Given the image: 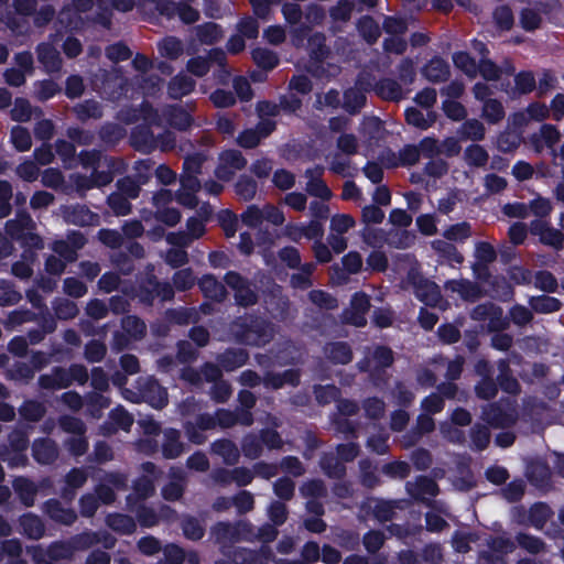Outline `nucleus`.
<instances>
[{
	"label": "nucleus",
	"instance_id": "f257e3e1",
	"mask_svg": "<svg viewBox=\"0 0 564 564\" xmlns=\"http://www.w3.org/2000/svg\"><path fill=\"white\" fill-rule=\"evenodd\" d=\"M230 330L238 344L250 347H264L275 335L274 324L257 313H245L230 324Z\"/></svg>",
	"mask_w": 564,
	"mask_h": 564
},
{
	"label": "nucleus",
	"instance_id": "f03ea898",
	"mask_svg": "<svg viewBox=\"0 0 564 564\" xmlns=\"http://www.w3.org/2000/svg\"><path fill=\"white\" fill-rule=\"evenodd\" d=\"M131 296L140 304L151 307L156 299L161 302L172 301L175 292L170 282L160 281L151 269L137 280L135 285L131 288Z\"/></svg>",
	"mask_w": 564,
	"mask_h": 564
},
{
	"label": "nucleus",
	"instance_id": "7ed1b4c3",
	"mask_svg": "<svg viewBox=\"0 0 564 564\" xmlns=\"http://www.w3.org/2000/svg\"><path fill=\"white\" fill-rule=\"evenodd\" d=\"M224 282L234 291L235 303L240 307H251L259 302L256 285L237 271H228Z\"/></svg>",
	"mask_w": 564,
	"mask_h": 564
},
{
	"label": "nucleus",
	"instance_id": "20e7f679",
	"mask_svg": "<svg viewBox=\"0 0 564 564\" xmlns=\"http://www.w3.org/2000/svg\"><path fill=\"white\" fill-rule=\"evenodd\" d=\"M406 281L413 288L415 297L424 305L436 307L442 301L438 285L425 278L420 271L410 269L406 274Z\"/></svg>",
	"mask_w": 564,
	"mask_h": 564
},
{
	"label": "nucleus",
	"instance_id": "39448f33",
	"mask_svg": "<svg viewBox=\"0 0 564 564\" xmlns=\"http://www.w3.org/2000/svg\"><path fill=\"white\" fill-rule=\"evenodd\" d=\"M186 107L178 104L165 105L162 108L161 117L167 126L177 131H187L194 123L192 112L196 109L194 101L186 102Z\"/></svg>",
	"mask_w": 564,
	"mask_h": 564
},
{
	"label": "nucleus",
	"instance_id": "423d86ee",
	"mask_svg": "<svg viewBox=\"0 0 564 564\" xmlns=\"http://www.w3.org/2000/svg\"><path fill=\"white\" fill-rule=\"evenodd\" d=\"M532 236H538L542 245L560 251L564 248V234L552 227L547 220L533 219L529 224Z\"/></svg>",
	"mask_w": 564,
	"mask_h": 564
},
{
	"label": "nucleus",
	"instance_id": "0eeeda50",
	"mask_svg": "<svg viewBox=\"0 0 564 564\" xmlns=\"http://www.w3.org/2000/svg\"><path fill=\"white\" fill-rule=\"evenodd\" d=\"M262 294L265 310L273 317H284L288 314L290 308V300L286 295L283 294V289L281 285L273 282L270 286L263 290Z\"/></svg>",
	"mask_w": 564,
	"mask_h": 564
},
{
	"label": "nucleus",
	"instance_id": "6e6552de",
	"mask_svg": "<svg viewBox=\"0 0 564 564\" xmlns=\"http://www.w3.org/2000/svg\"><path fill=\"white\" fill-rule=\"evenodd\" d=\"M142 399L154 409H163L169 403L166 389L154 377H148L139 382Z\"/></svg>",
	"mask_w": 564,
	"mask_h": 564
},
{
	"label": "nucleus",
	"instance_id": "1a4fd4ad",
	"mask_svg": "<svg viewBox=\"0 0 564 564\" xmlns=\"http://www.w3.org/2000/svg\"><path fill=\"white\" fill-rule=\"evenodd\" d=\"M130 145L138 152L149 154L156 149L155 135L149 123H140L131 129Z\"/></svg>",
	"mask_w": 564,
	"mask_h": 564
},
{
	"label": "nucleus",
	"instance_id": "9d476101",
	"mask_svg": "<svg viewBox=\"0 0 564 564\" xmlns=\"http://www.w3.org/2000/svg\"><path fill=\"white\" fill-rule=\"evenodd\" d=\"M32 457L40 465H52L58 458V446L51 437H37L33 441Z\"/></svg>",
	"mask_w": 564,
	"mask_h": 564
},
{
	"label": "nucleus",
	"instance_id": "9b49d317",
	"mask_svg": "<svg viewBox=\"0 0 564 564\" xmlns=\"http://www.w3.org/2000/svg\"><path fill=\"white\" fill-rule=\"evenodd\" d=\"M262 382L265 388L272 390L282 389L285 384L297 387L301 383V372L295 368L286 369L282 372L267 371Z\"/></svg>",
	"mask_w": 564,
	"mask_h": 564
},
{
	"label": "nucleus",
	"instance_id": "f8f14e48",
	"mask_svg": "<svg viewBox=\"0 0 564 564\" xmlns=\"http://www.w3.org/2000/svg\"><path fill=\"white\" fill-rule=\"evenodd\" d=\"M6 234L13 240L17 241L23 239L24 234L28 230L34 229V223L29 214V212L24 208L18 209L15 218L9 219L6 223Z\"/></svg>",
	"mask_w": 564,
	"mask_h": 564
},
{
	"label": "nucleus",
	"instance_id": "ddd939ff",
	"mask_svg": "<svg viewBox=\"0 0 564 564\" xmlns=\"http://www.w3.org/2000/svg\"><path fill=\"white\" fill-rule=\"evenodd\" d=\"M186 449L182 441V434L178 430L169 427L163 431V441L161 444L162 455L165 459H175Z\"/></svg>",
	"mask_w": 564,
	"mask_h": 564
},
{
	"label": "nucleus",
	"instance_id": "4468645a",
	"mask_svg": "<svg viewBox=\"0 0 564 564\" xmlns=\"http://www.w3.org/2000/svg\"><path fill=\"white\" fill-rule=\"evenodd\" d=\"M45 514L56 523L72 525L77 520V513L72 508H65L55 498L47 499L43 505Z\"/></svg>",
	"mask_w": 564,
	"mask_h": 564
},
{
	"label": "nucleus",
	"instance_id": "2eb2a0df",
	"mask_svg": "<svg viewBox=\"0 0 564 564\" xmlns=\"http://www.w3.org/2000/svg\"><path fill=\"white\" fill-rule=\"evenodd\" d=\"M326 359L333 365H348L354 359L351 346L347 341H328L323 347Z\"/></svg>",
	"mask_w": 564,
	"mask_h": 564
},
{
	"label": "nucleus",
	"instance_id": "dca6fc26",
	"mask_svg": "<svg viewBox=\"0 0 564 564\" xmlns=\"http://www.w3.org/2000/svg\"><path fill=\"white\" fill-rule=\"evenodd\" d=\"M481 417L491 427L505 429L514 423V417L508 413L498 402H492L482 409Z\"/></svg>",
	"mask_w": 564,
	"mask_h": 564
},
{
	"label": "nucleus",
	"instance_id": "f3484780",
	"mask_svg": "<svg viewBox=\"0 0 564 564\" xmlns=\"http://www.w3.org/2000/svg\"><path fill=\"white\" fill-rule=\"evenodd\" d=\"M197 284L203 296L209 301L221 303L227 297L226 286L213 274H204Z\"/></svg>",
	"mask_w": 564,
	"mask_h": 564
},
{
	"label": "nucleus",
	"instance_id": "a211bd4d",
	"mask_svg": "<svg viewBox=\"0 0 564 564\" xmlns=\"http://www.w3.org/2000/svg\"><path fill=\"white\" fill-rule=\"evenodd\" d=\"M37 61L48 74L57 73L62 68L59 52L47 42L39 43L36 46Z\"/></svg>",
	"mask_w": 564,
	"mask_h": 564
},
{
	"label": "nucleus",
	"instance_id": "6ab92c4d",
	"mask_svg": "<svg viewBox=\"0 0 564 564\" xmlns=\"http://www.w3.org/2000/svg\"><path fill=\"white\" fill-rule=\"evenodd\" d=\"M422 75L431 83H444L451 76L449 64L441 56H433L423 66Z\"/></svg>",
	"mask_w": 564,
	"mask_h": 564
},
{
	"label": "nucleus",
	"instance_id": "aec40b11",
	"mask_svg": "<svg viewBox=\"0 0 564 564\" xmlns=\"http://www.w3.org/2000/svg\"><path fill=\"white\" fill-rule=\"evenodd\" d=\"M445 289L458 293L467 302H475L482 296L481 288L476 282L467 279L448 280L445 283Z\"/></svg>",
	"mask_w": 564,
	"mask_h": 564
},
{
	"label": "nucleus",
	"instance_id": "412c9836",
	"mask_svg": "<svg viewBox=\"0 0 564 564\" xmlns=\"http://www.w3.org/2000/svg\"><path fill=\"white\" fill-rule=\"evenodd\" d=\"M249 360V354L243 348H227L217 356V362L227 372L245 366Z\"/></svg>",
	"mask_w": 564,
	"mask_h": 564
},
{
	"label": "nucleus",
	"instance_id": "4be33fe9",
	"mask_svg": "<svg viewBox=\"0 0 564 564\" xmlns=\"http://www.w3.org/2000/svg\"><path fill=\"white\" fill-rule=\"evenodd\" d=\"M318 465L323 474L329 479L341 480L347 474L345 464L333 452L322 453Z\"/></svg>",
	"mask_w": 564,
	"mask_h": 564
},
{
	"label": "nucleus",
	"instance_id": "5701e85b",
	"mask_svg": "<svg viewBox=\"0 0 564 564\" xmlns=\"http://www.w3.org/2000/svg\"><path fill=\"white\" fill-rule=\"evenodd\" d=\"M12 487L20 502L25 508H31L34 506L35 497L37 495V486L33 480L24 476H18L13 479Z\"/></svg>",
	"mask_w": 564,
	"mask_h": 564
},
{
	"label": "nucleus",
	"instance_id": "b1692460",
	"mask_svg": "<svg viewBox=\"0 0 564 564\" xmlns=\"http://www.w3.org/2000/svg\"><path fill=\"white\" fill-rule=\"evenodd\" d=\"M196 86V82L188 75L180 73L171 78L167 84V96L171 99L180 100L189 95Z\"/></svg>",
	"mask_w": 564,
	"mask_h": 564
},
{
	"label": "nucleus",
	"instance_id": "393cba45",
	"mask_svg": "<svg viewBox=\"0 0 564 564\" xmlns=\"http://www.w3.org/2000/svg\"><path fill=\"white\" fill-rule=\"evenodd\" d=\"M375 94L386 101H400L404 97L401 85L389 77L380 78L375 83Z\"/></svg>",
	"mask_w": 564,
	"mask_h": 564
},
{
	"label": "nucleus",
	"instance_id": "a878e982",
	"mask_svg": "<svg viewBox=\"0 0 564 564\" xmlns=\"http://www.w3.org/2000/svg\"><path fill=\"white\" fill-rule=\"evenodd\" d=\"M210 451L213 454L223 458L224 464L232 466L236 465L240 457V452L229 438H219L210 444Z\"/></svg>",
	"mask_w": 564,
	"mask_h": 564
},
{
	"label": "nucleus",
	"instance_id": "bb28decb",
	"mask_svg": "<svg viewBox=\"0 0 564 564\" xmlns=\"http://www.w3.org/2000/svg\"><path fill=\"white\" fill-rule=\"evenodd\" d=\"M210 535L214 542L219 545L237 542L240 538L236 524L227 521H218L210 528Z\"/></svg>",
	"mask_w": 564,
	"mask_h": 564
},
{
	"label": "nucleus",
	"instance_id": "cd10ccee",
	"mask_svg": "<svg viewBox=\"0 0 564 564\" xmlns=\"http://www.w3.org/2000/svg\"><path fill=\"white\" fill-rule=\"evenodd\" d=\"M88 479V474L83 467H73L65 475V486L62 489V497L72 500L76 490L82 488Z\"/></svg>",
	"mask_w": 564,
	"mask_h": 564
},
{
	"label": "nucleus",
	"instance_id": "c85d7f7f",
	"mask_svg": "<svg viewBox=\"0 0 564 564\" xmlns=\"http://www.w3.org/2000/svg\"><path fill=\"white\" fill-rule=\"evenodd\" d=\"M105 521L108 528L121 535H130L137 530L134 518L126 513H108Z\"/></svg>",
	"mask_w": 564,
	"mask_h": 564
},
{
	"label": "nucleus",
	"instance_id": "c756f323",
	"mask_svg": "<svg viewBox=\"0 0 564 564\" xmlns=\"http://www.w3.org/2000/svg\"><path fill=\"white\" fill-rule=\"evenodd\" d=\"M22 533L31 540H40L45 533V527L41 518L32 512H26L19 518Z\"/></svg>",
	"mask_w": 564,
	"mask_h": 564
},
{
	"label": "nucleus",
	"instance_id": "7c9ffc66",
	"mask_svg": "<svg viewBox=\"0 0 564 564\" xmlns=\"http://www.w3.org/2000/svg\"><path fill=\"white\" fill-rule=\"evenodd\" d=\"M359 466V479L362 487L367 489H373L381 484V479L378 475V464L370 458H361L358 463Z\"/></svg>",
	"mask_w": 564,
	"mask_h": 564
},
{
	"label": "nucleus",
	"instance_id": "2f4dec72",
	"mask_svg": "<svg viewBox=\"0 0 564 564\" xmlns=\"http://www.w3.org/2000/svg\"><path fill=\"white\" fill-rule=\"evenodd\" d=\"M367 96L354 87H348L343 93L341 107L350 116L358 115L366 106Z\"/></svg>",
	"mask_w": 564,
	"mask_h": 564
},
{
	"label": "nucleus",
	"instance_id": "473e14b6",
	"mask_svg": "<svg viewBox=\"0 0 564 564\" xmlns=\"http://www.w3.org/2000/svg\"><path fill=\"white\" fill-rule=\"evenodd\" d=\"M528 303L533 313L536 314H552L558 312L563 306L558 299L546 294L531 296Z\"/></svg>",
	"mask_w": 564,
	"mask_h": 564
},
{
	"label": "nucleus",
	"instance_id": "72a5a7b5",
	"mask_svg": "<svg viewBox=\"0 0 564 564\" xmlns=\"http://www.w3.org/2000/svg\"><path fill=\"white\" fill-rule=\"evenodd\" d=\"M195 35L199 43L213 45L223 36V30L215 22H205L195 26Z\"/></svg>",
	"mask_w": 564,
	"mask_h": 564
},
{
	"label": "nucleus",
	"instance_id": "f704fd0d",
	"mask_svg": "<svg viewBox=\"0 0 564 564\" xmlns=\"http://www.w3.org/2000/svg\"><path fill=\"white\" fill-rule=\"evenodd\" d=\"M183 535L191 541H199L204 538L206 529L199 519L194 516L185 514L181 521Z\"/></svg>",
	"mask_w": 564,
	"mask_h": 564
},
{
	"label": "nucleus",
	"instance_id": "c9c22d12",
	"mask_svg": "<svg viewBox=\"0 0 564 564\" xmlns=\"http://www.w3.org/2000/svg\"><path fill=\"white\" fill-rule=\"evenodd\" d=\"M492 21L500 32H508L514 25V14L508 4L497 6L492 11Z\"/></svg>",
	"mask_w": 564,
	"mask_h": 564
},
{
	"label": "nucleus",
	"instance_id": "e433bc0d",
	"mask_svg": "<svg viewBox=\"0 0 564 564\" xmlns=\"http://www.w3.org/2000/svg\"><path fill=\"white\" fill-rule=\"evenodd\" d=\"M76 118L86 122L88 119H100L104 116L100 104L94 99H86L74 107Z\"/></svg>",
	"mask_w": 564,
	"mask_h": 564
},
{
	"label": "nucleus",
	"instance_id": "4c0bfd02",
	"mask_svg": "<svg viewBox=\"0 0 564 564\" xmlns=\"http://www.w3.org/2000/svg\"><path fill=\"white\" fill-rule=\"evenodd\" d=\"M343 270L338 264H334L333 269L337 273L345 271L347 274H357L362 269V257L358 251H349L341 258ZM339 278L346 281L347 276L340 274Z\"/></svg>",
	"mask_w": 564,
	"mask_h": 564
},
{
	"label": "nucleus",
	"instance_id": "58836bf2",
	"mask_svg": "<svg viewBox=\"0 0 564 564\" xmlns=\"http://www.w3.org/2000/svg\"><path fill=\"white\" fill-rule=\"evenodd\" d=\"M19 413L23 420H25L28 422L36 423V422H40L44 417V415L46 413V408L40 401L25 400L19 408Z\"/></svg>",
	"mask_w": 564,
	"mask_h": 564
},
{
	"label": "nucleus",
	"instance_id": "ea45409f",
	"mask_svg": "<svg viewBox=\"0 0 564 564\" xmlns=\"http://www.w3.org/2000/svg\"><path fill=\"white\" fill-rule=\"evenodd\" d=\"M415 235L406 229L390 230L386 234L384 242L395 249H408L415 242Z\"/></svg>",
	"mask_w": 564,
	"mask_h": 564
},
{
	"label": "nucleus",
	"instance_id": "a19ab883",
	"mask_svg": "<svg viewBox=\"0 0 564 564\" xmlns=\"http://www.w3.org/2000/svg\"><path fill=\"white\" fill-rule=\"evenodd\" d=\"M253 62L264 72H270L279 65V56L269 48L257 47L251 53Z\"/></svg>",
	"mask_w": 564,
	"mask_h": 564
},
{
	"label": "nucleus",
	"instance_id": "79ce46f5",
	"mask_svg": "<svg viewBox=\"0 0 564 564\" xmlns=\"http://www.w3.org/2000/svg\"><path fill=\"white\" fill-rule=\"evenodd\" d=\"M98 135L105 144L116 145L124 137V130L118 123L108 121L101 124Z\"/></svg>",
	"mask_w": 564,
	"mask_h": 564
},
{
	"label": "nucleus",
	"instance_id": "37998d69",
	"mask_svg": "<svg viewBox=\"0 0 564 564\" xmlns=\"http://www.w3.org/2000/svg\"><path fill=\"white\" fill-rule=\"evenodd\" d=\"M358 31L368 44H375L381 35L378 23L370 15H366L359 20Z\"/></svg>",
	"mask_w": 564,
	"mask_h": 564
},
{
	"label": "nucleus",
	"instance_id": "c03bdc74",
	"mask_svg": "<svg viewBox=\"0 0 564 564\" xmlns=\"http://www.w3.org/2000/svg\"><path fill=\"white\" fill-rule=\"evenodd\" d=\"M123 332L133 339H141L147 332L145 323L135 315H126L121 319Z\"/></svg>",
	"mask_w": 564,
	"mask_h": 564
},
{
	"label": "nucleus",
	"instance_id": "a18cd8bd",
	"mask_svg": "<svg viewBox=\"0 0 564 564\" xmlns=\"http://www.w3.org/2000/svg\"><path fill=\"white\" fill-rule=\"evenodd\" d=\"M172 282L173 290L186 292L195 285L196 276L192 268H184L174 272Z\"/></svg>",
	"mask_w": 564,
	"mask_h": 564
},
{
	"label": "nucleus",
	"instance_id": "49530a36",
	"mask_svg": "<svg viewBox=\"0 0 564 564\" xmlns=\"http://www.w3.org/2000/svg\"><path fill=\"white\" fill-rule=\"evenodd\" d=\"M257 188V182L251 176L246 174H241L235 184L236 194L246 202L252 200L254 198Z\"/></svg>",
	"mask_w": 564,
	"mask_h": 564
},
{
	"label": "nucleus",
	"instance_id": "de8ad7c7",
	"mask_svg": "<svg viewBox=\"0 0 564 564\" xmlns=\"http://www.w3.org/2000/svg\"><path fill=\"white\" fill-rule=\"evenodd\" d=\"M516 541L521 549L533 555L541 553L545 549V543L541 538L525 532L517 533Z\"/></svg>",
	"mask_w": 564,
	"mask_h": 564
},
{
	"label": "nucleus",
	"instance_id": "09e8293b",
	"mask_svg": "<svg viewBox=\"0 0 564 564\" xmlns=\"http://www.w3.org/2000/svg\"><path fill=\"white\" fill-rule=\"evenodd\" d=\"M10 139L18 152L29 151L32 147L30 131L22 126H14L10 131Z\"/></svg>",
	"mask_w": 564,
	"mask_h": 564
},
{
	"label": "nucleus",
	"instance_id": "8fccbe9b",
	"mask_svg": "<svg viewBox=\"0 0 564 564\" xmlns=\"http://www.w3.org/2000/svg\"><path fill=\"white\" fill-rule=\"evenodd\" d=\"M505 108L498 99H488L482 106V118L490 124H496L505 118Z\"/></svg>",
	"mask_w": 564,
	"mask_h": 564
},
{
	"label": "nucleus",
	"instance_id": "3c124183",
	"mask_svg": "<svg viewBox=\"0 0 564 564\" xmlns=\"http://www.w3.org/2000/svg\"><path fill=\"white\" fill-rule=\"evenodd\" d=\"M551 514V508L545 502H535L529 509V520L536 529L543 528Z\"/></svg>",
	"mask_w": 564,
	"mask_h": 564
},
{
	"label": "nucleus",
	"instance_id": "603ef678",
	"mask_svg": "<svg viewBox=\"0 0 564 564\" xmlns=\"http://www.w3.org/2000/svg\"><path fill=\"white\" fill-rule=\"evenodd\" d=\"M486 129L478 119H467L460 128L463 139L471 141H481L485 138Z\"/></svg>",
	"mask_w": 564,
	"mask_h": 564
},
{
	"label": "nucleus",
	"instance_id": "864d4df0",
	"mask_svg": "<svg viewBox=\"0 0 564 564\" xmlns=\"http://www.w3.org/2000/svg\"><path fill=\"white\" fill-rule=\"evenodd\" d=\"M381 473L390 479H405L410 476L411 467L404 460H392L382 465Z\"/></svg>",
	"mask_w": 564,
	"mask_h": 564
},
{
	"label": "nucleus",
	"instance_id": "5fc2aeb1",
	"mask_svg": "<svg viewBox=\"0 0 564 564\" xmlns=\"http://www.w3.org/2000/svg\"><path fill=\"white\" fill-rule=\"evenodd\" d=\"M315 400L318 404L325 405L338 401L340 397V389L335 384H315L313 389Z\"/></svg>",
	"mask_w": 564,
	"mask_h": 564
},
{
	"label": "nucleus",
	"instance_id": "6e6d98bb",
	"mask_svg": "<svg viewBox=\"0 0 564 564\" xmlns=\"http://www.w3.org/2000/svg\"><path fill=\"white\" fill-rule=\"evenodd\" d=\"M159 52L163 57L177 59L183 54L182 41L175 36H166L159 44Z\"/></svg>",
	"mask_w": 564,
	"mask_h": 564
},
{
	"label": "nucleus",
	"instance_id": "4d7b16f0",
	"mask_svg": "<svg viewBox=\"0 0 564 564\" xmlns=\"http://www.w3.org/2000/svg\"><path fill=\"white\" fill-rule=\"evenodd\" d=\"M53 310L56 318L62 321L73 319L79 312L77 304L68 299H55Z\"/></svg>",
	"mask_w": 564,
	"mask_h": 564
},
{
	"label": "nucleus",
	"instance_id": "13d9d810",
	"mask_svg": "<svg viewBox=\"0 0 564 564\" xmlns=\"http://www.w3.org/2000/svg\"><path fill=\"white\" fill-rule=\"evenodd\" d=\"M454 65L464 72L467 76L474 77L477 74L476 59L465 51H459L453 54Z\"/></svg>",
	"mask_w": 564,
	"mask_h": 564
},
{
	"label": "nucleus",
	"instance_id": "bf43d9fd",
	"mask_svg": "<svg viewBox=\"0 0 564 564\" xmlns=\"http://www.w3.org/2000/svg\"><path fill=\"white\" fill-rule=\"evenodd\" d=\"M219 475L230 476V479L239 487L250 485L254 478V471L245 466L235 467L231 470L219 469Z\"/></svg>",
	"mask_w": 564,
	"mask_h": 564
},
{
	"label": "nucleus",
	"instance_id": "052dcab7",
	"mask_svg": "<svg viewBox=\"0 0 564 564\" xmlns=\"http://www.w3.org/2000/svg\"><path fill=\"white\" fill-rule=\"evenodd\" d=\"M489 159L486 149L479 144H470L465 150L466 162L474 167H482Z\"/></svg>",
	"mask_w": 564,
	"mask_h": 564
},
{
	"label": "nucleus",
	"instance_id": "680f3d73",
	"mask_svg": "<svg viewBox=\"0 0 564 564\" xmlns=\"http://www.w3.org/2000/svg\"><path fill=\"white\" fill-rule=\"evenodd\" d=\"M520 25L525 32H534L542 25V17L536 9L523 8L520 11Z\"/></svg>",
	"mask_w": 564,
	"mask_h": 564
},
{
	"label": "nucleus",
	"instance_id": "e2e57ef3",
	"mask_svg": "<svg viewBox=\"0 0 564 564\" xmlns=\"http://www.w3.org/2000/svg\"><path fill=\"white\" fill-rule=\"evenodd\" d=\"M474 390L478 399L486 401L495 399L499 391L498 384L494 377L480 379L475 384Z\"/></svg>",
	"mask_w": 564,
	"mask_h": 564
},
{
	"label": "nucleus",
	"instance_id": "0e129e2a",
	"mask_svg": "<svg viewBox=\"0 0 564 564\" xmlns=\"http://www.w3.org/2000/svg\"><path fill=\"white\" fill-rule=\"evenodd\" d=\"M473 446L476 451H484L490 443V432L486 425L476 423L469 432Z\"/></svg>",
	"mask_w": 564,
	"mask_h": 564
},
{
	"label": "nucleus",
	"instance_id": "69168bd1",
	"mask_svg": "<svg viewBox=\"0 0 564 564\" xmlns=\"http://www.w3.org/2000/svg\"><path fill=\"white\" fill-rule=\"evenodd\" d=\"M529 207V214H533L536 218L545 220L547 218L552 210L553 206L549 198L543 197L541 195H538L535 198L531 199L528 204Z\"/></svg>",
	"mask_w": 564,
	"mask_h": 564
},
{
	"label": "nucleus",
	"instance_id": "338daca9",
	"mask_svg": "<svg viewBox=\"0 0 564 564\" xmlns=\"http://www.w3.org/2000/svg\"><path fill=\"white\" fill-rule=\"evenodd\" d=\"M231 560L235 564H262V555L259 551L248 547H236Z\"/></svg>",
	"mask_w": 564,
	"mask_h": 564
},
{
	"label": "nucleus",
	"instance_id": "774afa93",
	"mask_svg": "<svg viewBox=\"0 0 564 564\" xmlns=\"http://www.w3.org/2000/svg\"><path fill=\"white\" fill-rule=\"evenodd\" d=\"M514 86L516 90L520 95H528L532 93L536 88V80L533 72L520 70L518 74H516Z\"/></svg>",
	"mask_w": 564,
	"mask_h": 564
}]
</instances>
